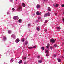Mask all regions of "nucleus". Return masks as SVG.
<instances>
[{"label": "nucleus", "instance_id": "nucleus-1", "mask_svg": "<svg viewBox=\"0 0 64 64\" xmlns=\"http://www.w3.org/2000/svg\"><path fill=\"white\" fill-rule=\"evenodd\" d=\"M50 42L51 43H52V44H54V43L55 42V40L54 39H51L50 40Z\"/></svg>", "mask_w": 64, "mask_h": 64}, {"label": "nucleus", "instance_id": "nucleus-2", "mask_svg": "<svg viewBox=\"0 0 64 64\" xmlns=\"http://www.w3.org/2000/svg\"><path fill=\"white\" fill-rule=\"evenodd\" d=\"M17 10L18 11H22V8L20 6L19 7L18 9H17Z\"/></svg>", "mask_w": 64, "mask_h": 64}, {"label": "nucleus", "instance_id": "nucleus-3", "mask_svg": "<svg viewBox=\"0 0 64 64\" xmlns=\"http://www.w3.org/2000/svg\"><path fill=\"white\" fill-rule=\"evenodd\" d=\"M50 15V14L49 12H48L45 14L44 17H47V16H49Z\"/></svg>", "mask_w": 64, "mask_h": 64}, {"label": "nucleus", "instance_id": "nucleus-4", "mask_svg": "<svg viewBox=\"0 0 64 64\" xmlns=\"http://www.w3.org/2000/svg\"><path fill=\"white\" fill-rule=\"evenodd\" d=\"M15 42L16 43H18L19 42H20V40L19 38H17L16 40H15Z\"/></svg>", "mask_w": 64, "mask_h": 64}, {"label": "nucleus", "instance_id": "nucleus-5", "mask_svg": "<svg viewBox=\"0 0 64 64\" xmlns=\"http://www.w3.org/2000/svg\"><path fill=\"white\" fill-rule=\"evenodd\" d=\"M36 30L37 31H40V26H38L37 27Z\"/></svg>", "mask_w": 64, "mask_h": 64}, {"label": "nucleus", "instance_id": "nucleus-6", "mask_svg": "<svg viewBox=\"0 0 64 64\" xmlns=\"http://www.w3.org/2000/svg\"><path fill=\"white\" fill-rule=\"evenodd\" d=\"M14 20H17L18 19V16H14Z\"/></svg>", "mask_w": 64, "mask_h": 64}, {"label": "nucleus", "instance_id": "nucleus-7", "mask_svg": "<svg viewBox=\"0 0 64 64\" xmlns=\"http://www.w3.org/2000/svg\"><path fill=\"white\" fill-rule=\"evenodd\" d=\"M36 7L38 9H39L40 7V5L39 4L37 5L36 6Z\"/></svg>", "mask_w": 64, "mask_h": 64}, {"label": "nucleus", "instance_id": "nucleus-8", "mask_svg": "<svg viewBox=\"0 0 64 64\" xmlns=\"http://www.w3.org/2000/svg\"><path fill=\"white\" fill-rule=\"evenodd\" d=\"M36 14L37 15H41V13L39 12L38 11L36 12Z\"/></svg>", "mask_w": 64, "mask_h": 64}, {"label": "nucleus", "instance_id": "nucleus-9", "mask_svg": "<svg viewBox=\"0 0 64 64\" xmlns=\"http://www.w3.org/2000/svg\"><path fill=\"white\" fill-rule=\"evenodd\" d=\"M22 5L24 7H25L26 6V5H25V4L24 3H22Z\"/></svg>", "mask_w": 64, "mask_h": 64}, {"label": "nucleus", "instance_id": "nucleus-10", "mask_svg": "<svg viewBox=\"0 0 64 64\" xmlns=\"http://www.w3.org/2000/svg\"><path fill=\"white\" fill-rule=\"evenodd\" d=\"M21 41L22 42H24V41H25V39L24 38H22L21 40Z\"/></svg>", "mask_w": 64, "mask_h": 64}, {"label": "nucleus", "instance_id": "nucleus-11", "mask_svg": "<svg viewBox=\"0 0 64 64\" xmlns=\"http://www.w3.org/2000/svg\"><path fill=\"white\" fill-rule=\"evenodd\" d=\"M3 39L4 40V41H5L6 40H7V38L6 37V36H4L3 37Z\"/></svg>", "mask_w": 64, "mask_h": 64}, {"label": "nucleus", "instance_id": "nucleus-12", "mask_svg": "<svg viewBox=\"0 0 64 64\" xmlns=\"http://www.w3.org/2000/svg\"><path fill=\"white\" fill-rule=\"evenodd\" d=\"M58 62H61V60L60 58L58 59Z\"/></svg>", "mask_w": 64, "mask_h": 64}, {"label": "nucleus", "instance_id": "nucleus-13", "mask_svg": "<svg viewBox=\"0 0 64 64\" xmlns=\"http://www.w3.org/2000/svg\"><path fill=\"white\" fill-rule=\"evenodd\" d=\"M48 10L49 11H51V8L50 7H48Z\"/></svg>", "mask_w": 64, "mask_h": 64}, {"label": "nucleus", "instance_id": "nucleus-14", "mask_svg": "<svg viewBox=\"0 0 64 64\" xmlns=\"http://www.w3.org/2000/svg\"><path fill=\"white\" fill-rule=\"evenodd\" d=\"M22 62H22V60H20L19 62L18 63H19V64H21V63H22Z\"/></svg>", "mask_w": 64, "mask_h": 64}, {"label": "nucleus", "instance_id": "nucleus-15", "mask_svg": "<svg viewBox=\"0 0 64 64\" xmlns=\"http://www.w3.org/2000/svg\"><path fill=\"white\" fill-rule=\"evenodd\" d=\"M46 53L47 54H49V50H46Z\"/></svg>", "mask_w": 64, "mask_h": 64}, {"label": "nucleus", "instance_id": "nucleus-16", "mask_svg": "<svg viewBox=\"0 0 64 64\" xmlns=\"http://www.w3.org/2000/svg\"><path fill=\"white\" fill-rule=\"evenodd\" d=\"M43 62L42 60H38V63H41L42 62Z\"/></svg>", "mask_w": 64, "mask_h": 64}, {"label": "nucleus", "instance_id": "nucleus-17", "mask_svg": "<svg viewBox=\"0 0 64 64\" xmlns=\"http://www.w3.org/2000/svg\"><path fill=\"white\" fill-rule=\"evenodd\" d=\"M49 46H50V44H48L47 46H46V48L48 49L49 48Z\"/></svg>", "mask_w": 64, "mask_h": 64}, {"label": "nucleus", "instance_id": "nucleus-18", "mask_svg": "<svg viewBox=\"0 0 64 64\" xmlns=\"http://www.w3.org/2000/svg\"><path fill=\"white\" fill-rule=\"evenodd\" d=\"M13 59H12L10 61V63H12L13 61Z\"/></svg>", "mask_w": 64, "mask_h": 64}, {"label": "nucleus", "instance_id": "nucleus-19", "mask_svg": "<svg viewBox=\"0 0 64 64\" xmlns=\"http://www.w3.org/2000/svg\"><path fill=\"white\" fill-rule=\"evenodd\" d=\"M37 46L36 45L32 47V48L33 49H34V48H37Z\"/></svg>", "mask_w": 64, "mask_h": 64}, {"label": "nucleus", "instance_id": "nucleus-20", "mask_svg": "<svg viewBox=\"0 0 64 64\" xmlns=\"http://www.w3.org/2000/svg\"><path fill=\"white\" fill-rule=\"evenodd\" d=\"M28 48L29 49H33V47H28Z\"/></svg>", "mask_w": 64, "mask_h": 64}, {"label": "nucleus", "instance_id": "nucleus-21", "mask_svg": "<svg viewBox=\"0 0 64 64\" xmlns=\"http://www.w3.org/2000/svg\"><path fill=\"white\" fill-rule=\"evenodd\" d=\"M59 6V4H56V6H55V7H58Z\"/></svg>", "mask_w": 64, "mask_h": 64}, {"label": "nucleus", "instance_id": "nucleus-22", "mask_svg": "<svg viewBox=\"0 0 64 64\" xmlns=\"http://www.w3.org/2000/svg\"><path fill=\"white\" fill-rule=\"evenodd\" d=\"M57 29H58V30H60V29H61V28L60 27H57Z\"/></svg>", "mask_w": 64, "mask_h": 64}, {"label": "nucleus", "instance_id": "nucleus-23", "mask_svg": "<svg viewBox=\"0 0 64 64\" xmlns=\"http://www.w3.org/2000/svg\"><path fill=\"white\" fill-rule=\"evenodd\" d=\"M11 31L10 30L8 31V33L9 34H11Z\"/></svg>", "mask_w": 64, "mask_h": 64}, {"label": "nucleus", "instance_id": "nucleus-24", "mask_svg": "<svg viewBox=\"0 0 64 64\" xmlns=\"http://www.w3.org/2000/svg\"><path fill=\"white\" fill-rule=\"evenodd\" d=\"M54 46L55 47H57L58 46L57 45L55 44L54 45Z\"/></svg>", "mask_w": 64, "mask_h": 64}, {"label": "nucleus", "instance_id": "nucleus-25", "mask_svg": "<svg viewBox=\"0 0 64 64\" xmlns=\"http://www.w3.org/2000/svg\"><path fill=\"white\" fill-rule=\"evenodd\" d=\"M28 44V42L27 41H26L25 42V44L26 45H27Z\"/></svg>", "mask_w": 64, "mask_h": 64}, {"label": "nucleus", "instance_id": "nucleus-26", "mask_svg": "<svg viewBox=\"0 0 64 64\" xmlns=\"http://www.w3.org/2000/svg\"><path fill=\"white\" fill-rule=\"evenodd\" d=\"M18 21H19V22H21L22 21V20H21V19H20L19 20H18Z\"/></svg>", "mask_w": 64, "mask_h": 64}, {"label": "nucleus", "instance_id": "nucleus-27", "mask_svg": "<svg viewBox=\"0 0 64 64\" xmlns=\"http://www.w3.org/2000/svg\"><path fill=\"white\" fill-rule=\"evenodd\" d=\"M46 56L47 57H48V56H49V55L48 54H46Z\"/></svg>", "mask_w": 64, "mask_h": 64}, {"label": "nucleus", "instance_id": "nucleus-28", "mask_svg": "<svg viewBox=\"0 0 64 64\" xmlns=\"http://www.w3.org/2000/svg\"><path fill=\"white\" fill-rule=\"evenodd\" d=\"M44 49H45V48L44 47H42V50H44Z\"/></svg>", "mask_w": 64, "mask_h": 64}, {"label": "nucleus", "instance_id": "nucleus-29", "mask_svg": "<svg viewBox=\"0 0 64 64\" xmlns=\"http://www.w3.org/2000/svg\"><path fill=\"white\" fill-rule=\"evenodd\" d=\"M38 59H40V56H38Z\"/></svg>", "mask_w": 64, "mask_h": 64}, {"label": "nucleus", "instance_id": "nucleus-30", "mask_svg": "<svg viewBox=\"0 0 64 64\" xmlns=\"http://www.w3.org/2000/svg\"><path fill=\"white\" fill-rule=\"evenodd\" d=\"M48 22V20H46L45 21V23H47Z\"/></svg>", "mask_w": 64, "mask_h": 64}, {"label": "nucleus", "instance_id": "nucleus-31", "mask_svg": "<svg viewBox=\"0 0 64 64\" xmlns=\"http://www.w3.org/2000/svg\"><path fill=\"white\" fill-rule=\"evenodd\" d=\"M44 31L45 32H47L48 31V30H44Z\"/></svg>", "mask_w": 64, "mask_h": 64}, {"label": "nucleus", "instance_id": "nucleus-32", "mask_svg": "<svg viewBox=\"0 0 64 64\" xmlns=\"http://www.w3.org/2000/svg\"><path fill=\"white\" fill-rule=\"evenodd\" d=\"M53 47L51 46L50 47V49L51 50L52 49H53Z\"/></svg>", "mask_w": 64, "mask_h": 64}, {"label": "nucleus", "instance_id": "nucleus-33", "mask_svg": "<svg viewBox=\"0 0 64 64\" xmlns=\"http://www.w3.org/2000/svg\"><path fill=\"white\" fill-rule=\"evenodd\" d=\"M28 27H30L31 26V24H28Z\"/></svg>", "mask_w": 64, "mask_h": 64}, {"label": "nucleus", "instance_id": "nucleus-34", "mask_svg": "<svg viewBox=\"0 0 64 64\" xmlns=\"http://www.w3.org/2000/svg\"><path fill=\"white\" fill-rule=\"evenodd\" d=\"M62 21L63 22H64V18H62Z\"/></svg>", "mask_w": 64, "mask_h": 64}, {"label": "nucleus", "instance_id": "nucleus-35", "mask_svg": "<svg viewBox=\"0 0 64 64\" xmlns=\"http://www.w3.org/2000/svg\"><path fill=\"white\" fill-rule=\"evenodd\" d=\"M55 14L56 16H57V14L56 13H55Z\"/></svg>", "mask_w": 64, "mask_h": 64}, {"label": "nucleus", "instance_id": "nucleus-36", "mask_svg": "<svg viewBox=\"0 0 64 64\" xmlns=\"http://www.w3.org/2000/svg\"><path fill=\"white\" fill-rule=\"evenodd\" d=\"M62 7H64V4H63V5H62Z\"/></svg>", "mask_w": 64, "mask_h": 64}, {"label": "nucleus", "instance_id": "nucleus-37", "mask_svg": "<svg viewBox=\"0 0 64 64\" xmlns=\"http://www.w3.org/2000/svg\"><path fill=\"white\" fill-rule=\"evenodd\" d=\"M12 10L13 11H15V9L14 8H12Z\"/></svg>", "mask_w": 64, "mask_h": 64}, {"label": "nucleus", "instance_id": "nucleus-38", "mask_svg": "<svg viewBox=\"0 0 64 64\" xmlns=\"http://www.w3.org/2000/svg\"><path fill=\"white\" fill-rule=\"evenodd\" d=\"M38 19H41V18L40 17H38Z\"/></svg>", "mask_w": 64, "mask_h": 64}, {"label": "nucleus", "instance_id": "nucleus-39", "mask_svg": "<svg viewBox=\"0 0 64 64\" xmlns=\"http://www.w3.org/2000/svg\"><path fill=\"white\" fill-rule=\"evenodd\" d=\"M57 56L56 55H54V57H56Z\"/></svg>", "mask_w": 64, "mask_h": 64}, {"label": "nucleus", "instance_id": "nucleus-40", "mask_svg": "<svg viewBox=\"0 0 64 64\" xmlns=\"http://www.w3.org/2000/svg\"><path fill=\"white\" fill-rule=\"evenodd\" d=\"M24 64H27V62H24Z\"/></svg>", "mask_w": 64, "mask_h": 64}, {"label": "nucleus", "instance_id": "nucleus-41", "mask_svg": "<svg viewBox=\"0 0 64 64\" xmlns=\"http://www.w3.org/2000/svg\"><path fill=\"white\" fill-rule=\"evenodd\" d=\"M8 13V14H9V12H7Z\"/></svg>", "mask_w": 64, "mask_h": 64}, {"label": "nucleus", "instance_id": "nucleus-42", "mask_svg": "<svg viewBox=\"0 0 64 64\" xmlns=\"http://www.w3.org/2000/svg\"><path fill=\"white\" fill-rule=\"evenodd\" d=\"M12 0H10V2H12Z\"/></svg>", "mask_w": 64, "mask_h": 64}, {"label": "nucleus", "instance_id": "nucleus-43", "mask_svg": "<svg viewBox=\"0 0 64 64\" xmlns=\"http://www.w3.org/2000/svg\"><path fill=\"white\" fill-rule=\"evenodd\" d=\"M24 59H25V60L26 59V58H24Z\"/></svg>", "mask_w": 64, "mask_h": 64}, {"label": "nucleus", "instance_id": "nucleus-44", "mask_svg": "<svg viewBox=\"0 0 64 64\" xmlns=\"http://www.w3.org/2000/svg\"><path fill=\"white\" fill-rule=\"evenodd\" d=\"M35 15V14H33V15Z\"/></svg>", "mask_w": 64, "mask_h": 64}, {"label": "nucleus", "instance_id": "nucleus-45", "mask_svg": "<svg viewBox=\"0 0 64 64\" xmlns=\"http://www.w3.org/2000/svg\"><path fill=\"white\" fill-rule=\"evenodd\" d=\"M12 36H14V34H13Z\"/></svg>", "mask_w": 64, "mask_h": 64}, {"label": "nucleus", "instance_id": "nucleus-46", "mask_svg": "<svg viewBox=\"0 0 64 64\" xmlns=\"http://www.w3.org/2000/svg\"><path fill=\"white\" fill-rule=\"evenodd\" d=\"M62 44H63V45H64V43H63Z\"/></svg>", "mask_w": 64, "mask_h": 64}, {"label": "nucleus", "instance_id": "nucleus-47", "mask_svg": "<svg viewBox=\"0 0 64 64\" xmlns=\"http://www.w3.org/2000/svg\"><path fill=\"white\" fill-rule=\"evenodd\" d=\"M62 58H64V57H63V56H62Z\"/></svg>", "mask_w": 64, "mask_h": 64}, {"label": "nucleus", "instance_id": "nucleus-48", "mask_svg": "<svg viewBox=\"0 0 64 64\" xmlns=\"http://www.w3.org/2000/svg\"><path fill=\"white\" fill-rule=\"evenodd\" d=\"M16 1H17L18 0H16Z\"/></svg>", "mask_w": 64, "mask_h": 64}]
</instances>
